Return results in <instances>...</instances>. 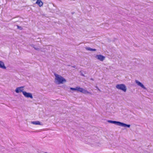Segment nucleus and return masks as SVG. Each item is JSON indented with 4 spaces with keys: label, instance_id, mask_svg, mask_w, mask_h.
<instances>
[{
    "label": "nucleus",
    "instance_id": "obj_15",
    "mask_svg": "<svg viewBox=\"0 0 153 153\" xmlns=\"http://www.w3.org/2000/svg\"><path fill=\"white\" fill-rule=\"evenodd\" d=\"M35 0H29V4L30 6H32L33 5H36V4H34L33 2ZM36 0H35V1H36Z\"/></svg>",
    "mask_w": 153,
    "mask_h": 153
},
{
    "label": "nucleus",
    "instance_id": "obj_20",
    "mask_svg": "<svg viewBox=\"0 0 153 153\" xmlns=\"http://www.w3.org/2000/svg\"><path fill=\"white\" fill-rule=\"evenodd\" d=\"M91 79L92 80H94V79L93 78H91Z\"/></svg>",
    "mask_w": 153,
    "mask_h": 153
},
{
    "label": "nucleus",
    "instance_id": "obj_7",
    "mask_svg": "<svg viewBox=\"0 0 153 153\" xmlns=\"http://www.w3.org/2000/svg\"><path fill=\"white\" fill-rule=\"evenodd\" d=\"M119 126L129 128L130 127L131 125L130 124H127L123 123L120 122Z\"/></svg>",
    "mask_w": 153,
    "mask_h": 153
},
{
    "label": "nucleus",
    "instance_id": "obj_9",
    "mask_svg": "<svg viewBox=\"0 0 153 153\" xmlns=\"http://www.w3.org/2000/svg\"><path fill=\"white\" fill-rule=\"evenodd\" d=\"M107 122L109 123L114 124L118 126H119L120 123V121L112 120H108Z\"/></svg>",
    "mask_w": 153,
    "mask_h": 153
},
{
    "label": "nucleus",
    "instance_id": "obj_11",
    "mask_svg": "<svg viewBox=\"0 0 153 153\" xmlns=\"http://www.w3.org/2000/svg\"><path fill=\"white\" fill-rule=\"evenodd\" d=\"M31 123L32 124L36 125H42L39 121H31Z\"/></svg>",
    "mask_w": 153,
    "mask_h": 153
},
{
    "label": "nucleus",
    "instance_id": "obj_12",
    "mask_svg": "<svg viewBox=\"0 0 153 153\" xmlns=\"http://www.w3.org/2000/svg\"><path fill=\"white\" fill-rule=\"evenodd\" d=\"M85 49L87 51H95L97 50L96 49H95L92 48L90 47H86L85 48Z\"/></svg>",
    "mask_w": 153,
    "mask_h": 153
},
{
    "label": "nucleus",
    "instance_id": "obj_24",
    "mask_svg": "<svg viewBox=\"0 0 153 153\" xmlns=\"http://www.w3.org/2000/svg\"><path fill=\"white\" fill-rule=\"evenodd\" d=\"M45 153H47V152H45Z\"/></svg>",
    "mask_w": 153,
    "mask_h": 153
},
{
    "label": "nucleus",
    "instance_id": "obj_10",
    "mask_svg": "<svg viewBox=\"0 0 153 153\" xmlns=\"http://www.w3.org/2000/svg\"><path fill=\"white\" fill-rule=\"evenodd\" d=\"M0 68L4 69L6 68V67L4 65V63L1 61H0Z\"/></svg>",
    "mask_w": 153,
    "mask_h": 153
},
{
    "label": "nucleus",
    "instance_id": "obj_19",
    "mask_svg": "<svg viewBox=\"0 0 153 153\" xmlns=\"http://www.w3.org/2000/svg\"><path fill=\"white\" fill-rule=\"evenodd\" d=\"M96 88H97L98 89V90H99V91H100V89L98 88V87H96Z\"/></svg>",
    "mask_w": 153,
    "mask_h": 153
},
{
    "label": "nucleus",
    "instance_id": "obj_18",
    "mask_svg": "<svg viewBox=\"0 0 153 153\" xmlns=\"http://www.w3.org/2000/svg\"><path fill=\"white\" fill-rule=\"evenodd\" d=\"M80 74L82 76H85L83 74V73L81 72Z\"/></svg>",
    "mask_w": 153,
    "mask_h": 153
},
{
    "label": "nucleus",
    "instance_id": "obj_13",
    "mask_svg": "<svg viewBox=\"0 0 153 153\" xmlns=\"http://www.w3.org/2000/svg\"><path fill=\"white\" fill-rule=\"evenodd\" d=\"M30 45L33 48H34V49L37 51H39V48L37 47H36V45H33V44H30Z\"/></svg>",
    "mask_w": 153,
    "mask_h": 153
},
{
    "label": "nucleus",
    "instance_id": "obj_1",
    "mask_svg": "<svg viewBox=\"0 0 153 153\" xmlns=\"http://www.w3.org/2000/svg\"><path fill=\"white\" fill-rule=\"evenodd\" d=\"M54 75L55 76V83L58 85L60 84H63L66 82V80L62 76L56 74H54Z\"/></svg>",
    "mask_w": 153,
    "mask_h": 153
},
{
    "label": "nucleus",
    "instance_id": "obj_2",
    "mask_svg": "<svg viewBox=\"0 0 153 153\" xmlns=\"http://www.w3.org/2000/svg\"><path fill=\"white\" fill-rule=\"evenodd\" d=\"M70 89L74 91H77L85 94H91V93L88 91L87 90L79 86H76L75 88L70 87Z\"/></svg>",
    "mask_w": 153,
    "mask_h": 153
},
{
    "label": "nucleus",
    "instance_id": "obj_6",
    "mask_svg": "<svg viewBox=\"0 0 153 153\" xmlns=\"http://www.w3.org/2000/svg\"><path fill=\"white\" fill-rule=\"evenodd\" d=\"M136 83L139 86L141 87L142 88L144 89H146V88L145 87L144 85L140 82L138 81L137 80H136L135 81Z\"/></svg>",
    "mask_w": 153,
    "mask_h": 153
},
{
    "label": "nucleus",
    "instance_id": "obj_16",
    "mask_svg": "<svg viewBox=\"0 0 153 153\" xmlns=\"http://www.w3.org/2000/svg\"><path fill=\"white\" fill-rule=\"evenodd\" d=\"M29 98L33 99V97L32 94L29 93Z\"/></svg>",
    "mask_w": 153,
    "mask_h": 153
},
{
    "label": "nucleus",
    "instance_id": "obj_3",
    "mask_svg": "<svg viewBox=\"0 0 153 153\" xmlns=\"http://www.w3.org/2000/svg\"><path fill=\"white\" fill-rule=\"evenodd\" d=\"M116 87L117 89L121 90L124 92H126V91L127 87L124 84H117L116 85Z\"/></svg>",
    "mask_w": 153,
    "mask_h": 153
},
{
    "label": "nucleus",
    "instance_id": "obj_5",
    "mask_svg": "<svg viewBox=\"0 0 153 153\" xmlns=\"http://www.w3.org/2000/svg\"><path fill=\"white\" fill-rule=\"evenodd\" d=\"M24 87L21 86L17 88L15 90V91L16 93H18L21 92L23 91Z\"/></svg>",
    "mask_w": 153,
    "mask_h": 153
},
{
    "label": "nucleus",
    "instance_id": "obj_4",
    "mask_svg": "<svg viewBox=\"0 0 153 153\" xmlns=\"http://www.w3.org/2000/svg\"><path fill=\"white\" fill-rule=\"evenodd\" d=\"M95 58L101 61H103L105 59V57L101 54L97 55Z\"/></svg>",
    "mask_w": 153,
    "mask_h": 153
},
{
    "label": "nucleus",
    "instance_id": "obj_21",
    "mask_svg": "<svg viewBox=\"0 0 153 153\" xmlns=\"http://www.w3.org/2000/svg\"><path fill=\"white\" fill-rule=\"evenodd\" d=\"M38 39V41H39V40H40V39Z\"/></svg>",
    "mask_w": 153,
    "mask_h": 153
},
{
    "label": "nucleus",
    "instance_id": "obj_23",
    "mask_svg": "<svg viewBox=\"0 0 153 153\" xmlns=\"http://www.w3.org/2000/svg\"><path fill=\"white\" fill-rule=\"evenodd\" d=\"M75 66H73V67H74V68H75Z\"/></svg>",
    "mask_w": 153,
    "mask_h": 153
},
{
    "label": "nucleus",
    "instance_id": "obj_17",
    "mask_svg": "<svg viewBox=\"0 0 153 153\" xmlns=\"http://www.w3.org/2000/svg\"><path fill=\"white\" fill-rule=\"evenodd\" d=\"M17 28L19 29L20 30H22L23 29V28L22 27H21L19 26L18 25H17Z\"/></svg>",
    "mask_w": 153,
    "mask_h": 153
},
{
    "label": "nucleus",
    "instance_id": "obj_8",
    "mask_svg": "<svg viewBox=\"0 0 153 153\" xmlns=\"http://www.w3.org/2000/svg\"><path fill=\"white\" fill-rule=\"evenodd\" d=\"M33 3L34 4H37L39 7H41L43 5V3L41 0H36V1L35 0L33 1Z\"/></svg>",
    "mask_w": 153,
    "mask_h": 153
},
{
    "label": "nucleus",
    "instance_id": "obj_22",
    "mask_svg": "<svg viewBox=\"0 0 153 153\" xmlns=\"http://www.w3.org/2000/svg\"><path fill=\"white\" fill-rule=\"evenodd\" d=\"M74 12H72V14H74Z\"/></svg>",
    "mask_w": 153,
    "mask_h": 153
},
{
    "label": "nucleus",
    "instance_id": "obj_14",
    "mask_svg": "<svg viewBox=\"0 0 153 153\" xmlns=\"http://www.w3.org/2000/svg\"><path fill=\"white\" fill-rule=\"evenodd\" d=\"M22 93L26 97H29V93L25 91H23L22 92Z\"/></svg>",
    "mask_w": 153,
    "mask_h": 153
}]
</instances>
